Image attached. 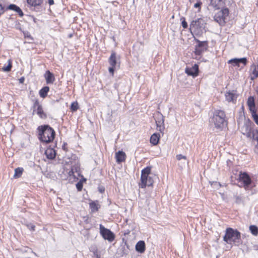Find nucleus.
Wrapping results in <instances>:
<instances>
[{"label":"nucleus","mask_w":258,"mask_h":258,"mask_svg":"<svg viewBox=\"0 0 258 258\" xmlns=\"http://www.w3.org/2000/svg\"><path fill=\"white\" fill-rule=\"evenodd\" d=\"M100 191L101 192H102V189H100Z\"/></svg>","instance_id":"680f3d73"},{"label":"nucleus","mask_w":258,"mask_h":258,"mask_svg":"<svg viewBox=\"0 0 258 258\" xmlns=\"http://www.w3.org/2000/svg\"><path fill=\"white\" fill-rule=\"evenodd\" d=\"M160 135L159 134H153L150 138V143L153 145H157L159 141Z\"/></svg>","instance_id":"412c9836"},{"label":"nucleus","mask_w":258,"mask_h":258,"mask_svg":"<svg viewBox=\"0 0 258 258\" xmlns=\"http://www.w3.org/2000/svg\"><path fill=\"white\" fill-rule=\"evenodd\" d=\"M74 173V171L73 170V169H72L70 172H69V174L70 175H72Z\"/></svg>","instance_id":"4d7b16f0"},{"label":"nucleus","mask_w":258,"mask_h":258,"mask_svg":"<svg viewBox=\"0 0 258 258\" xmlns=\"http://www.w3.org/2000/svg\"><path fill=\"white\" fill-rule=\"evenodd\" d=\"M252 115L253 120L258 125V115L254 111L252 112Z\"/></svg>","instance_id":"58836bf2"},{"label":"nucleus","mask_w":258,"mask_h":258,"mask_svg":"<svg viewBox=\"0 0 258 258\" xmlns=\"http://www.w3.org/2000/svg\"><path fill=\"white\" fill-rule=\"evenodd\" d=\"M185 72L189 76L196 77L198 75L199 66L197 64H195L191 68H186Z\"/></svg>","instance_id":"f8f14e48"},{"label":"nucleus","mask_w":258,"mask_h":258,"mask_svg":"<svg viewBox=\"0 0 258 258\" xmlns=\"http://www.w3.org/2000/svg\"><path fill=\"white\" fill-rule=\"evenodd\" d=\"M100 191L101 192H102V189H100Z\"/></svg>","instance_id":"052dcab7"},{"label":"nucleus","mask_w":258,"mask_h":258,"mask_svg":"<svg viewBox=\"0 0 258 258\" xmlns=\"http://www.w3.org/2000/svg\"><path fill=\"white\" fill-rule=\"evenodd\" d=\"M18 6L15 4H10L9 6L6 8V11L11 10L15 12L17 9Z\"/></svg>","instance_id":"f704fd0d"},{"label":"nucleus","mask_w":258,"mask_h":258,"mask_svg":"<svg viewBox=\"0 0 258 258\" xmlns=\"http://www.w3.org/2000/svg\"><path fill=\"white\" fill-rule=\"evenodd\" d=\"M90 251L92 252L93 253L98 252V249L96 246H91L90 248Z\"/></svg>","instance_id":"de8ad7c7"},{"label":"nucleus","mask_w":258,"mask_h":258,"mask_svg":"<svg viewBox=\"0 0 258 258\" xmlns=\"http://www.w3.org/2000/svg\"><path fill=\"white\" fill-rule=\"evenodd\" d=\"M228 63L232 64L234 66H238L239 67V65L238 63V61H235L233 59H231L228 61Z\"/></svg>","instance_id":"ea45409f"},{"label":"nucleus","mask_w":258,"mask_h":258,"mask_svg":"<svg viewBox=\"0 0 258 258\" xmlns=\"http://www.w3.org/2000/svg\"><path fill=\"white\" fill-rule=\"evenodd\" d=\"M206 24L203 19L198 18L190 22L189 30L193 35L201 36L205 31Z\"/></svg>","instance_id":"20e7f679"},{"label":"nucleus","mask_w":258,"mask_h":258,"mask_svg":"<svg viewBox=\"0 0 258 258\" xmlns=\"http://www.w3.org/2000/svg\"><path fill=\"white\" fill-rule=\"evenodd\" d=\"M136 250L140 253H143L146 250V244L144 241H139L135 245Z\"/></svg>","instance_id":"ddd939ff"},{"label":"nucleus","mask_w":258,"mask_h":258,"mask_svg":"<svg viewBox=\"0 0 258 258\" xmlns=\"http://www.w3.org/2000/svg\"><path fill=\"white\" fill-rule=\"evenodd\" d=\"M35 20H36V19H35V18H34V22H35Z\"/></svg>","instance_id":"e2e57ef3"},{"label":"nucleus","mask_w":258,"mask_h":258,"mask_svg":"<svg viewBox=\"0 0 258 258\" xmlns=\"http://www.w3.org/2000/svg\"><path fill=\"white\" fill-rule=\"evenodd\" d=\"M6 11V8L4 6L0 4V16Z\"/></svg>","instance_id":"37998d69"},{"label":"nucleus","mask_w":258,"mask_h":258,"mask_svg":"<svg viewBox=\"0 0 258 258\" xmlns=\"http://www.w3.org/2000/svg\"><path fill=\"white\" fill-rule=\"evenodd\" d=\"M151 168L149 166L146 167L142 170L141 180L144 182L147 179V177L149 176L151 173Z\"/></svg>","instance_id":"4468645a"},{"label":"nucleus","mask_w":258,"mask_h":258,"mask_svg":"<svg viewBox=\"0 0 258 258\" xmlns=\"http://www.w3.org/2000/svg\"><path fill=\"white\" fill-rule=\"evenodd\" d=\"M48 3L49 4V5H52L54 4V1L53 0H48Z\"/></svg>","instance_id":"864d4df0"},{"label":"nucleus","mask_w":258,"mask_h":258,"mask_svg":"<svg viewBox=\"0 0 258 258\" xmlns=\"http://www.w3.org/2000/svg\"><path fill=\"white\" fill-rule=\"evenodd\" d=\"M176 157L178 160H180L181 159H183L184 160L183 164L184 165H186L188 163V162L186 160V156H183L182 154H178V155H176Z\"/></svg>","instance_id":"2f4dec72"},{"label":"nucleus","mask_w":258,"mask_h":258,"mask_svg":"<svg viewBox=\"0 0 258 258\" xmlns=\"http://www.w3.org/2000/svg\"><path fill=\"white\" fill-rule=\"evenodd\" d=\"M78 103L77 102H73L71 104V109L73 111H76L78 109Z\"/></svg>","instance_id":"e433bc0d"},{"label":"nucleus","mask_w":258,"mask_h":258,"mask_svg":"<svg viewBox=\"0 0 258 258\" xmlns=\"http://www.w3.org/2000/svg\"><path fill=\"white\" fill-rule=\"evenodd\" d=\"M27 3L31 6L36 7L40 6L43 2V0H27Z\"/></svg>","instance_id":"393cba45"},{"label":"nucleus","mask_w":258,"mask_h":258,"mask_svg":"<svg viewBox=\"0 0 258 258\" xmlns=\"http://www.w3.org/2000/svg\"><path fill=\"white\" fill-rule=\"evenodd\" d=\"M116 67H112L109 68L108 71L109 72L112 74H113L114 70L116 68Z\"/></svg>","instance_id":"8fccbe9b"},{"label":"nucleus","mask_w":258,"mask_h":258,"mask_svg":"<svg viewBox=\"0 0 258 258\" xmlns=\"http://www.w3.org/2000/svg\"><path fill=\"white\" fill-rule=\"evenodd\" d=\"M30 94H33V91H30Z\"/></svg>","instance_id":"13d9d810"},{"label":"nucleus","mask_w":258,"mask_h":258,"mask_svg":"<svg viewBox=\"0 0 258 258\" xmlns=\"http://www.w3.org/2000/svg\"><path fill=\"white\" fill-rule=\"evenodd\" d=\"M89 207L92 213L97 212L100 208L101 206L98 201H92L89 203Z\"/></svg>","instance_id":"a211bd4d"},{"label":"nucleus","mask_w":258,"mask_h":258,"mask_svg":"<svg viewBox=\"0 0 258 258\" xmlns=\"http://www.w3.org/2000/svg\"><path fill=\"white\" fill-rule=\"evenodd\" d=\"M238 180L239 182L242 183V185L245 189H248L249 185L252 182V180L246 172H240Z\"/></svg>","instance_id":"6e6552de"},{"label":"nucleus","mask_w":258,"mask_h":258,"mask_svg":"<svg viewBox=\"0 0 258 258\" xmlns=\"http://www.w3.org/2000/svg\"><path fill=\"white\" fill-rule=\"evenodd\" d=\"M257 142V145L256 146V147H257L258 148V140H256Z\"/></svg>","instance_id":"bf43d9fd"},{"label":"nucleus","mask_w":258,"mask_h":258,"mask_svg":"<svg viewBox=\"0 0 258 258\" xmlns=\"http://www.w3.org/2000/svg\"><path fill=\"white\" fill-rule=\"evenodd\" d=\"M100 233L103 238L109 242H112L115 238L114 233L110 230L105 228L102 225L99 226Z\"/></svg>","instance_id":"0eeeda50"},{"label":"nucleus","mask_w":258,"mask_h":258,"mask_svg":"<svg viewBox=\"0 0 258 258\" xmlns=\"http://www.w3.org/2000/svg\"><path fill=\"white\" fill-rule=\"evenodd\" d=\"M45 154L49 159H53L56 156L55 151L52 148H48L45 150Z\"/></svg>","instance_id":"aec40b11"},{"label":"nucleus","mask_w":258,"mask_h":258,"mask_svg":"<svg viewBox=\"0 0 258 258\" xmlns=\"http://www.w3.org/2000/svg\"><path fill=\"white\" fill-rule=\"evenodd\" d=\"M23 168L21 167H18L15 170V174L14 177L15 178L19 177L22 174L23 171Z\"/></svg>","instance_id":"cd10ccee"},{"label":"nucleus","mask_w":258,"mask_h":258,"mask_svg":"<svg viewBox=\"0 0 258 258\" xmlns=\"http://www.w3.org/2000/svg\"><path fill=\"white\" fill-rule=\"evenodd\" d=\"M180 20L181 21V25L182 27L184 29H186L188 27L187 23L185 21V19L184 17H181L180 18Z\"/></svg>","instance_id":"c9c22d12"},{"label":"nucleus","mask_w":258,"mask_h":258,"mask_svg":"<svg viewBox=\"0 0 258 258\" xmlns=\"http://www.w3.org/2000/svg\"><path fill=\"white\" fill-rule=\"evenodd\" d=\"M37 114L42 119H46L47 115L46 113L43 111L42 106H39L38 108L35 110Z\"/></svg>","instance_id":"4be33fe9"},{"label":"nucleus","mask_w":258,"mask_h":258,"mask_svg":"<svg viewBox=\"0 0 258 258\" xmlns=\"http://www.w3.org/2000/svg\"><path fill=\"white\" fill-rule=\"evenodd\" d=\"M93 258H100V254L99 252H97L96 253H94L93 255L92 256Z\"/></svg>","instance_id":"3c124183"},{"label":"nucleus","mask_w":258,"mask_h":258,"mask_svg":"<svg viewBox=\"0 0 258 258\" xmlns=\"http://www.w3.org/2000/svg\"><path fill=\"white\" fill-rule=\"evenodd\" d=\"M202 4V3L200 1L198 2L194 5V8H198L199 11L201 10V7Z\"/></svg>","instance_id":"79ce46f5"},{"label":"nucleus","mask_w":258,"mask_h":258,"mask_svg":"<svg viewBox=\"0 0 258 258\" xmlns=\"http://www.w3.org/2000/svg\"><path fill=\"white\" fill-rule=\"evenodd\" d=\"M235 202L237 204H240L242 202V199L240 196H235Z\"/></svg>","instance_id":"49530a36"},{"label":"nucleus","mask_w":258,"mask_h":258,"mask_svg":"<svg viewBox=\"0 0 258 258\" xmlns=\"http://www.w3.org/2000/svg\"><path fill=\"white\" fill-rule=\"evenodd\" d=\"M209 121L211 125L214 124L215 128L222 130L226 125L225 112L221 110H215Z\"/></svg>","instance_id":"7ed1b4c3"},{"label":"nucleus","mask_w":258,"mask_h":258,"mask_svg":"<svg viewBox=\"0 0 258 258\" xmlns=\"http://www.w3.org/2000/svg\"><path fill=\"white\" fill-rule=\"evenodd\" d=\"M235 61H238V64L242 63L243 66H245L247 63V59L246 57H243L240 58H234Z\"/></svg>","instance_id":"7c9ffc66"},{"label":"nucleus","mask_w":258,"mask_h":258,"mask_svg":"<svg viewBox=\"0 0 258 258\" xmlns=\"http://www.w3.org/2000/svg\"><path fill=\"white\" fill-rule=\"evenodd\" d=\"M249 230L250 232L255 236L258 234V228L255 225H250L249 226Z\"/></svg>","instance_id":"c85d7f7f"},{"label":"nucleus","mask_w":258,"mask_h":258,"mask_svg":"<svg viewBox=\"0 0 258 258\" xmlns=\"http://www.w3.org/2000/svg\"><path fill=\"white\" fill-rule=\"evenodd\" d=\"M119 60V56H117L116 53L114 51H112L111 54L109 57L108 62L109 64L112 67H119L120 62L118 61Z\"/></svg>","instance_id":"1a4fd4ad"},{"label":"nucleus","mask_w":258,"mask_h":258,"mask_svg":"<svg viewBox=\"0 0 258 258\" xmlns=\"http://www.w3.org/2000/svg\"><path fill=\"white\" fill-rule=\"evenodd\" d=\"M24 36L25 38H28V39H29L31 40H33V38H32V37L31 36L29 32H24Z\"/></svg>","instance_id":"c03bdc74"},{"label":"nucleus","mask_w":258,"mask_h":258,"mask_svg":"<svg viewBox=\"0 0 258 258\" xmlns=\"http://www.w3.org/2000/svg\"><path fill=\"white\" fill-rule=\"evenodd\" d=\"M252 74L253 76L251 77V80H253L258 77V64H253L252 66Z\"/></svg>","instance_id":"a878e982"},{"label":"nucleus","mask_w":258,"mask_h":258,"mask_svg":"<svg viewBox=\"0 0 258 258\" xmlns=\"http://www.w3.org/2000/svg\"><path fill=\"white\" fill-rule=\"evenodd\" d=\"M44 77L47 84H53L55 80L54 75L48 70L46 71Z\"/></svg>","instance_id":"dca6fc26"},{"label":"nucleus","mask_w":258,"mask_h":258,"mask_svg":"<svg viewBox=\"0 0 258 258\" xmlns=\"http://www.w3.org/2000/svg\"><path fill=\"white\" fill-rule=\"evenodd\" d=\"M247 103L251 110H252V108H254L255 107L254 99L253 97L250 96L248 97Z\"/></svg>","instance_id":"bb28decb"},{"label":"nucleus","mask_w":258,"mask_h":258,"mask_svg":"<svg viewBox=\"0 0 258 258\" xmlns=\"http://www.w3.org/2000/svg\"><path fill=\"white\" fill-rule=\"evenodd\" d=\"M49 91V87L48 86H45L43 87L39 91V95L41 97L43 98H45L47 95V93Z\"/></svg>","instance_id":"b1692460"},{"label":"nucleus","mask_w":258,"mask_h":258,"mask_svg":"<svg viewBox=\"0 0 258 258\" xmlns=\"http://www.w3.org/2000/svg\"><path fill=\"white\" fill-rule=\"evenodd\" d=\"M154 183V180L152 177L149 176L147 177V179L145 182L140 184L139 186L141 188H145L146 186H152Z\"/></svg>","instance_id":"6ab92c4d"},{"label":"nucleus","mask_w":258,"mask_h":258,"mask_svg":"<svg viewBox=\"0 0 258 258\" xmlns=\"http://www.w3.org/2000/svg\"><path fill=\"white\" fill-rule=\"evenodd\" d=\"M33 101H34V104L33 105V108L34 109V110H33V112H34V111H35V110L37 109V108H38V107L39 106H42V105L41 104H40L38 99L35 98Z\"/></svg>","instance_id":"473e14b6"},{"label":"nucleus","mask_w":258,"mask_h":258,"mask_svg":"<svg viewBox=\"0 0 258 258\" xmlns=\"http://www.w3.org/2000/svg\"><path fill=\"white\" fill-rule=\"evenodd\" d=\"M223 240L228 244L238 246L241 243V233L237 229L227 228Z\"/></svg>","instance_id":"f03ea898"},{"label":"nucleus","mask_w":258,"mask_h":258,"mask_svg":"<svg viewBox=\"0 0 258 258\" xmlns=\"http://www.w3.org/2000/svg\"><path fill=\"white\" fill-rule=\"evenodd\" d=\"M27 227L28 228L31 230H33V231H34L35 230V225H34L33 224H28L27 225Z\"/></svg>","instance_id":"09e8293b"},{"label":"nucleus","mask_w":258,"mask_h":258,"mask_svg":"<svg viewBox=\"0 0 258 258\" xmlns=\"http://www.w3.org/2000/svg\"><path fill=\"white\" fill-rule=\"evenodd\" d=\"M37 130L39 132V139L41 142L49 143L53 141L55 132L49 125L39 126Z\"/></svg>","instance_id":"f257e3e1"},{"label":"nucleus","mask_w":258,"mask_h":258,"mask_svg":"<svg viewBox=\"0 0 258 258\" xmlns=\"http://www.w3.org/2000/svg\"><path fill=\"white\" fill-rule=\"evenodd\" d=\"M225 5L223 0H211L210 5L215 9L222 8Z\"/></svg>","instance_id":"2eb2a0df"},{"label":"nucleus","mask_w":258,"mask_h":258,"mask_svg":"<svg viewBox=\"0 0 258 258\" xmlns=\"http://www.w3.org/2000/svg\"><path fill=\"white\" fill-rule=\"evenodd\" d=\"M253 249L255 250H258V245H254L253 246Z\"/></svg>","instance_id":"6e6d98bb"},{"label":"nucleus","mask_w":258,"mask_h":258,"mask_svg":"<svg viewBox=\"0 0 258 258\" xmlns=\"http://www.w3.org/2000/svg\"><path fill=\"white\" fill-rule=\"evenodd\" d=\"M76 187L79 191H81L83 188V184L81 182H79L76 184Z\"/></svg>","instance_id":"a18cd8bd"},{"label":"nucleus","mask_w":258,"mask_h":258,"mask_svg":"<svg viewBox=\"0 0 258 258\" xmlns=\"http://www.w3.org/2000/svg\"><path fill=\"white\" fill-rule=\"evenodd\" d=\"M67 143H63L62 146V149L66 152H67L68 151V148L67 147Z\"/></svg>","instance_id":"603ef678"},{"label":"nucleus","mask_w":258,"mask_h":258,"mask_svg":"<svg viewBox=\"0 0 258 258\" xmlns=\"http://www.w3.org/2000/svg\"><path fill=\"white\" fill-rule=\"evenodd\" d=\"M253 123L249 120L246 121L241 127V133L247 137L252 138L253 140H258V131L252 130Z\"/></svg>","instance_id":"39448f33"},{"label":"nucleus","mask_w":258,"mask_h":258,"mask_svg":"<svg viewBox=\"0 0 258 258\" xmlns=\"http://www.w3.org/2000/svg\"><path fill=\"white\" fill-rule=\"evenodd\" d=\"M237 97L236 91L234 90L229 91L225 93L226 100L229 102L234 103L236 100Z\"/></svg>","instance_id":"9b49d317"},{"label":"nucleus","mask_w":258,"mask_h":258,"mask_svg":"<svg viewBox=\"0 0 258 258\" xmlns=\"http://www.w3.org/2000/svg\"><path fill=\"white\" fill-rule=\"evenodd\" d=\"M15 12H17L20 17H23L24 16L23 11L18 6Z\"/></svg>","instance_id":"a19ab883"},{"label":"nucleus","mask_w":258,"mask_h":258,"mask_svg":"<svg viewBox=\"0 0 258 258\" xmlns=\"http://www.w3.org/2000/svg\"><path fill=\"white\" fill-rule=\"evenodd\" d=\"M116 160L117 163H121L125 161L126 155L122 151H119L115 154Z\"/></svg>","instance_id":"f3484780"},{"label":"nucleus","mask_w":258,"mask_h":258,"mask_svg":"<svg viewBox=\"0 0 258 258\" xmlns=\"http://www.w3.org/2000/svg\"><path fill=\"white\" fill-rule=\"evenodd\" d=\"M195 40L198 43V44L196 45L197 47L202 48L203 50L205 51L207 50L208 47L207 41H201L199 40L196 39H195Z\"/></svg>","instance_id":"5701e85b"},{"label":"nucleus","mask_w":258,"mask_h":258,"mask_svg":"<svg viewBox=\"0 0 258 258\" xmlns=\"http://www.w3.org/2000/svg\"><path fill=\"white\" fill-rule=\"evenodd\" d=\"M229 15V10L228 8H223L214 16V20L220 25H223L225 23L226 17Z\"/></svg>","instance_id":"423d86ee"},{"label":"nucleus","mask_w":258,"mask_h":258,"mask_svg":"<svg viewBox=\"0 0 258 258\" xmlns=\"http://www.w3.org/2000/svg\"><path fill=\"white\" fill-rule=\"evenodd\" d=\"M24 77H22L20 79H19V82L20 83H24Z\"/></svg>","instance_id":"5fc2aeb1"},{"label":"nucleus","mask_w":258,"mask_h":258,"mask_svg":"<svg viewBox=\"0 0 258 258\" xmlns=\"http://www.w3.org/2000/svg\"><path fill=\"white\" fill-rule=\"evenodd\" d=\"M205 50H203L202 48H200L197 46H196L195 48V53L197 55H200L203 52H204Z\"/></svg>","instance_id":"4c0bfd02"},{"label":"nucleus","mask_w":258,"mask_h":258,"mask_svg":"<svg viewBox=\"0 0 258 258\" xmlns=\"http://www.w3.org/2000/svg\"><path fill=\"white\" fill-rule=\"evenodd\" d=\"M119 250L120 251V254L123 256L124 255H127L128 254V251L126 249L124 245L121 246L119 248Z\"/></svg>","instance_id":"72a5a7b5"},{"label":"nucleus","mask_w":258,"mask_h":258,"mask_svg":"<svg viewBox=\"0 0 258 258\" xmlns=\"http://www.w3.org/2000/svg\"><path fill=\"white\" fill-rule=\"evenodd\" d=\"M158 117L155 119V121L157 125V130L161 133H163L165 127L164 124V116L161 114H159Z\"/></svg>","instance_id":"9d476101"},{"label":"nucleus","mask_w":258,"mask_h":258,"mask_svg":"<svg viewBox=\"0 0 258 258\" xmlns=\"http://www.w3.org/2000/svg\"><path fill=\"white\" fill-rule=\"evenodd\" d=\"M12 68V62L11 60H9V63L7 66H4L2 70L3 72H10Z\"/></svg>","instance_id":"c756f323"}]
</instances>
